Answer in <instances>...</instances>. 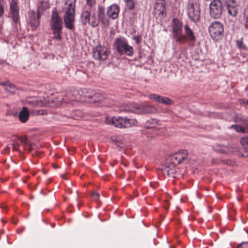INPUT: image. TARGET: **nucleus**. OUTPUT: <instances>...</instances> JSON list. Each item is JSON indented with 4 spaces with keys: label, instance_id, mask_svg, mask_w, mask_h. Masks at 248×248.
<instances>
[{
    "label": "nucleus",
    "instance_id": "nucleus-27",
    "mask_svg": "<svg viewBox=\"0 0 248 248\" xmlns=\"http://www.w3.org/2000/svg\"><path fill=\"white\" fill-rule=\"evenodd\" d=\"M98 18L103 22L107 21V18L105 13V9L103 7H99L98 9Z\"/></svg>",
    "mask_w": 248,
    "mask_h": 248
},
{
    "label": "nucleus",
    "instance_id": "nucleus-15",
    "mask_svg": "<svg viewBox=\"0 0 248 248\" xmlns=\"http://www.w3.org/2000/svg\"><path fill=\"white\" fill-rule=\"evenodd\" d=\"M228 13L232 16L235 17L238 12V6L234 0H228L226 2Z\"/></svg>",
    "mask_w": 248,
    "mask_h": 248
},
{
    "label": "nucleus",
    "instance_id": "nucleus-42",
    "mask_svg": "<svg viewBox=\"0 0 248 248\" xmlns=\"http://www.w3.org/2000/svg\"><path fill=\"white\" fill-rule=\"evenodd\" d=\"M14 223L15 224H16V221H14Z\"/></svg>",
    "mask_w": 248,
    "mask_h": 248
},
{
    "label": "nucleus",
    "instance_id": "nucleus-21",
    "mask_svg": "<svg viewBox=\"0 0 248 248\" xmlns=\"http://www.w3.org/2000/svg\"><path fill=\"white\" fill-rule=\"evenodd\" d=\"M29 117V112L27 107H24L19 113V120L22 123L26 122Z\"/></svg>",
    "mask_w": 248,
    "mask_h": 248
},
{
    "label": "nucleus",
    "instance_id": "nucleus-17",
    "mask_svg": "<svg viewBox=\"0 0 248 248\" xmlns=\"http://www.w3.org/2000/svg\"><path fill=\"white\" fill-rule=\"evenodd\" d=\"M120 12L119 7L117 4H112L108 7L107 10V15L113 19H116Z\"/></svg>",
    "mask_w": 248,
    "mask_h": 248
},
{
    "label": "nucleus",
    "instance_id": "nucleus-34",
    "mask_svg": "<svg viewBox=\"0 0 248 248\" xmlns=\"http://www.w3.org/2000/svg\"><path fill=\"white\" fill-rule=\"evenodd\" d=\"M248 247V242H243L239 244L237 248H247Z\"/></svg>",
    "mask_w": 248,
    "mask_h": 248
},
{
    "label": "nucleus",
    "instance_id": "nucleus-14",
    "mask_svg": "<svg viewBox=\"0 0 248 248\" xmlns=\"http://www.w3.org/2000/svg\"><path fill=\"white\" fill-rule=\"evenodd\" d=\"M18 0H11L10 2V14L13 21L16 23L19 20V9Z\"/></svg>",
    "mask_w": 248,
    "mask_h": 248
},
{
    "label": "nucleus",
    "instance_id": "nucleus-29",
    "mask_svg": "<svg viewBox=\"0 0 248 248\" xmlns=\"http://www.w3.org/2000/svg\"><path fill=\"white\" fill-rule=\"evenodd\" d=\"M240 143L244 149L248 150V137H244L242 138L240 140Z\"/></svg>",
    "mask_w": 248,
    "mask_h": 248
},
{
    "label": "nucleus",
    "instance_id": "nucleus-30",
    "mask_svg": "<svg viewBox=\"0 0 248 248\" xmlns=\"http://www.w3.org/2000/svg\"><path fill=\"white\" fill-rule=\"evenodd\" d=\"M29 104H31L33 107H37V106H46L48 107L49 105L47 104H44L43 102L41 101H37L36 100H32L28 101Z\"/></svg>",
    "mask_w": 248,
    "mask_h": 248
},
{
    "label": "nucleus",
    "instance_id": "nucleus-26",
    "mask_svg": "<svg viewBox=\"0 0 248 248\" xmlns=\"http://www.w3.org/2000/svg\"><path fill=\"white\" fill-rule=\"evenodd\" d=\"M155 9L156 11H159L158 14L161 16H164L166 15V8L163 2L158 3Z\"/></svg>",
    "mask_w": 248,
    "mask_h": 248
},
{
    "label": "nucleus",
    "instance_id": "nucleus-19",
    "mask_svg": "<svg viewBox=\"0 0 248 248\" xmlns=\"http://www.w3.org/2000/svg\"><path fill=\"white\" fill-rule=\"evenodd\" d=\"M49 8V4L46 1H41L38 6L37 12L38 17H41L44 12Z\"/></svg>",
    "mask_w": 248,
    "mask_h": 248
},
{
    "label": "nucleus",
    "instance_id": "nucleus-16",
    "mask_svg": "<svg viewBox=\"0 0 248 248\" xmlns=\"http://www.w3.org/2000/svg\"><path fill=\"white\" fill-rule=\"evenodd\" d=\"M29 18L30 25L32 30H35L40 24L39 19L38 17V14H36L34 11H30L29 13Z\"/></svg>",
    "mask_w": 248,
    "mask_h": 248
},
{
    "label": "nucleus",
    "instance_id": "nucleus-23",
    "mask_svg": "<svg viewBox=\"0 0 248 248\" xmlns=\"http://www.w3.org/2000/svg\"><path fill=\"white\" fill-rule=\"evenodd\" d=\"M91 16V15L88 11L85 10L83 11L81 15L82 23L83 24H87L89 22Z\"/></svg>",
    "mask_w": 248,
    "mask_h": 248
},
{
    "label": "nucleus",
    "instance_id": "nucleus-41",
    "mask_svg": "<svg viewBox=\"0 0 248 248\" xmlns=\"http://www.w3.org/2000/svg\"><path fill=\"white\" fill-rule=\"evenodd\" d=\"M247 104L248 105V100L247 101Z\"/></svg>",
    "mask_w": 248,
    "mask_h": 248
},
{
    "label": "nucleus",
    "instance_id": "nucleus-37",
    "mask_svg": "<svg viewBox=\"0 0 248 248\" xmlns=\"http://www.w3.org/2000/svg\"><path fill=\"white\" fill-rule=\"evenodd\" d=\"M245 27L246 29H248V18L247 19V20L245 23Z\"/></svg>",
    "mask_w": 248,
    "mask_h": 248
},
{
    "label": "nucleus",
    "instance_id": "nucleus-6",
    "mask_svg": "<svg viewBox=\"0 0 248 248\" xmlns=\"http://www.w3.org/2000/svg\"><path fill=\"white\" fill-rule=\"evenodd\" d=\"M124 110L137 114L152 113L155 111V108L152 106L130 103L127 105Z\"/></svg>",
    "mask_w": 248,
    "mask_h": 248
},
{
    "label": "nucleus",
    "instance_id": "nucleus-36",
    "mask_svg": "<svg viewBox=\"0 0 248 248\" xmlns=\"http://www.w3.org/2000/svg\"><path fill=\"white\" fill-rule=\"evenodd\" d=\"M19 146V145L17 143H14L12 145L13 150H17V147H18Z\"/></svg>",
    "mask_w": 248,
    "mask_h": 248
},
{
    "label": "nucleus",
    "instance_id": "nucleus-22",
    "mask_svg": "<svg viewBox=\"0 0 248 248\" xmlns=\"http://www.w3.org/2000/svg\"><path fill=\"white\" fill-rule=\"evenodd\" d=\"M0 85H2L5 90L11 93H14L16 91V88L15 86L9 81L1 82Z\"/></svg>",
    "mask_w": 248,
    "mask_h": 248
},
{
    "label": "nucleus",
    "instance_id": "nucleus-40",
    "mask_svg": "<svg viewBox=\"0 0 248 248\" xmlns=\"http://www.w3.org/2000/svg\"><path fill=\"white\" fill-rule=\"evenodd\" d=\"M135 40H136V43H137V44H139V43H140V41H139V39H138V38H135Z\"/></svg>",
    "mask_w": 248,
    "mask_h": 248
},
{
    "label": "nucleus",
    "instance_id": "nucleus-13",
    "mask_svg": "<svg viewBox=\"0 0 248 248\" xmlns=\"http://www.w3.org/2000/svg\"><path fill=\"white\" fill-rule=\"evenodd\" d=\"M185 34L182 33V43L184 41L188 42L191 45L193 46L196 40V36L193 31L189 28L187 24H186L184 26Z\"/></svg>",
    "mask_w": 248,
    "mask_h": 248
},
{
    "label": "nucleus",
    "instance_id": "nucleus-3",
    "mask_svg": "<svg viewBox=\"0 0 248 248\" xmlns=\"http://www.w3.org/2000/svg\"><path fill=\"white\" fill-rule=\"evenodd\" d=\"M50 26L53 31L54 38L57 40H60L62 38L61 33L63 28V22L56 8L54 9L52 12Z\"/></svg>",
    "mask_w": 248,
    "mask_h": 248
},
{
    "label": "nucleus",
    "instance_id": "nucleus-20",
    "mask_svg": "<svg viewBox=\"0 0 248 248\" xmlns=\"http://www.w3.org/2000/svg\"><path fill=\"white\" fill-rule=\"evenodd\" d=\"M157 125L158 121L156 119H151L146 122L145 126L147 129L153 130L155 134H158V133L156 132L157 130L156 126Z\"/></svg>",
    "mask_w": 248,
    "mask_h": 248
},
{
    "label": "nucleus",
    "instance_id": "nucleus-5",
    "mask_svg": "<svg viewBox=\"0 0 248 248\" xmlns=\"http://www.w3.org/2000/svg\"><path fill=\"white\" fill-rule=\"evenodd\" d=\"M106 122L108 124H112L119 128H128L136 124L137 122L135 119H130L120 117H114L112 118H107Z\"/></svg>",
    "mask_w": 248,
    "mask_h": 248
},
{
    "label": "nucleus",
    "instance_id": "nucleus-1",
    "mask_svg": "<svg viewBox=\"0 0 248 248\" xmlns=\"http://www.w3.org/2000/svg\"><path fill=\"white\" fill-rule=\"evenodd\" d=\"M187 152L186 150H182L179 152L171 155L167 159L166 165L163 169L164 173L172 177H176V166L186 158Z\"/></svg>",
    "mask_w": 248,
    "mask_h": 248
},
{
    "label": "nucleus",
    "instance_id": "nucleus-9",
    "mask_svg": "<svg viewBox=\"0 0 248 248\" xmlns=\"http://www.w3.org/2000/svg\"><path fill=\"white\" fill-rule=\"evenodd\" d=\"M187 15L189 18L195 22L200 19V10L198 4L196 2L194 3L190 0L187 5Z\"/></svg>",
    "mask_w": 248,
    "mask_h": 248
},
{
    "label": "nucleus",
    "instance_id": "nucleus-35",
    "mask_svg": "<svg viewBox=\"0 0 248 248\" xmlns=\"http://www.w3.org/2000/svg\"><path fill=\"white\" fill-rule=\"evenodd\" d=\"M92 199L94 201H97L99 198V194L97 192H93L92 195Z\"/></svg>",
    "mask_w": 248,
    "mask_h": 248
},
{
    "label": "nucleus",
    "instance_id": "nucleus-12",
    "mask_svg": "<svg viewBox=\"0 0 248 248\" xmlns=\"http://www.w3.org/2000/svg\"><path fill=\"white\" fill-rule=\"evenodd\" d=\"M222 5L220 0H213L210 5V14L215 18H219L222 14Z\"/></svg>",
    "mask_w": 248,
    "mask_h": 248
},
{
    "label": "nucleus",
    "instance_id": "nucleus-8",
    "mask_svg": "<svg viewBox=\"0 0 248 248\" xmlns=\"http://www.w3.org/2000/svg\"><path fill=\"white\" fill-rule=\"evenodd\" d=\"M209 32L211 37L214 40L221 39L223 35L224 28L223 25L218 21L212 23L209 27Z\"/></svg>",
    "mask_w": 248,
    "mask_h": 248
},
{
    "label": "nucleus",
    "instance_id": "nucleus-32",
    "mask_svg": "<svg viewBox=\"0 0 248 248\" xmlns=\"http://www.w3.org/2000/svg\"><path fill=\"white\" fill-rule=\"evenodd\" d=\"M127 8L129 10H132L134 7V4L132 0H124Z\"/></svg>",
    "mask_w": 248,
    "mask_h": 248
},
{
    "label": "nucleus",
    "instance_id": "nucleus-25",
    "mask_svg": "<svg viewBox=\"0 0 248 248\" xmlns=\"http://www.w3.org/2000/svg\"><path fill=\"white\" fill-rule=\"evenodd\" d=\"M99 23V19L96 16L95 13L91 15L88 24L93 27L97 26Z\"/></svg>",
    "mask_w": 248,
    "mask_h": 248
},
{
    "label": "nucleus",
    "instance_id": "nucleus-7",
    "mask_svg": "<svg viewBox=\"0 0 248 248\" xmlns=\"http://www.w3.org/2000/svg\"><path fill=\"white\" fill-rule=\"evenodd\" d=\"M171 32L172 38L178 43L182 44V36L183 33V23L179 19L174 18L172 20Z\"/></svg>",
    "mask_w": 248,
    "mask_h": 248
},
{
    "label": "nucleus",
    "instance_id": "nucleus-33",
    "mask_svg": "<svg viewBox=\"0 0 248 248\" xmlns=\"http://www.w3.org/2000/svg\"><path fill=\"white\" fill-rule=\"evenodd\" d=\"M4 13V2L3 0H0V17H1Z\"/></svg>",
    "mask_w": 248,
    "mask_h": 248
},
{
    "label": "nucleus",
    "instance_id": "nucleus-2",
    "mask_svg": "<svg viewBox=\"0 0 248 248\" xmlns=\"http://www.w3.org/2000/svg\"><path fill=\"white\" fill-rule=\"evenodd\" d=\"M76 1V0H65V4L68 7L63 15L64 23L65 28L71 31L75 29Z\"/></svg>",
    "mask_w": 248,
    "mask_h": 248
},
{
    "label": "nucleus",
    "instance_id": "nucleus-31",
    "mask_svg": "<svg viewBox=\"0 0 248 248\" xmlns=\"http://www.w3.org/2000/svg\"><path fill=\"white\" fill-rule=\"evenodd\" d=\"M236 46L238 48L241 50H246L247 49L246 46L243 44V38H241L239 40H237L236 41Z\"/></svg>",
    "mask_w": 248,
    "mask_h": 248
},
{
    "label": "nucleus",
    "instance_id": "nucleus-24",
    "mask_svg": "<svg viewBox=\"0 0 248 248\" xmlns=\"http://www.w3.org/2000/svg\"><path fill=\"white\" fill-rule=\"evenodd\" d=\"M245 126H241L238 125H232L231 126V128H233L234 130L238 132L245 133V127L248 128V121H246L244 122Z\"/></svg>",
    "mask_w": 248,
    "mask_h": 248
},
{
    "label": "nucleus",
    "instance_id": "nucleus-10",
    "mask_svg": "<svg viewBox=\"0 0 248 248\" xmlns=\"http://www.w3.org/2000/svg\"><path fill=\"white\" fill-rule=\"evenodd\" d=\"M82 94L79 93L80 95H82L85 98L91 99L90 102L97 103L101 101L103 99V96L99 93H94L92 90H88L86 89H83L81 91ZM78 94V92L75 91L73 93L74 95H77Z\"/></svg>",
    "mask_w": 248,
    "mask_h": 248
},
{
    "label": "nucleus",
    "instance_id": "nucleus-39",
    "mask_svg": "<svg viewBox=\"0 0 248 248\" xmlns=\"http://www.w3.org/2000/svg\"><path fill=\"white\" fill-rule=\"evenodd\" d=\"M78 98L77 96L75 97V98L72 99L70 101H75V100H78Z\"/></svg>",
    "mask_w": 248,
    "mask_h": 248
},
{
    "label": "nucleus",
    "instance_id": "nucleus-28",
    "mask_svg": "<svg viewBox=\"0 0 248 248\" xmlns=\"http://www.w3.org/2000/svg\"><path fill=\"white\" fill-rule=\"evenodd\" d=\"M18 139L21 143H24L29 147L28 149L29 152H31L32 150V143H31L26 137H24L23 138L20 137Z\"/></svg>",
    "mask_w": 248,
    "mask_h": 248
},
{
    "label": "nucleus",
    "instance_id": "nucleus-11",
    "mask_svg": "<svg viewBox=\"0 0 248 248\" xmlns=\"http://www.w3.org/2000/svg\"><path fill=\"white\" fill-rule=\"evenodd\" d=\"M93 57L98 61H104L107 59L109 52L105 46H99L95 47L93 51Z\"/></svg>",
    "mask_w": 248,
    "mask_h": 248
},
{
    "label": "nucleus",
    "instance_id": "nucleus-4",
    "mask_svg": "<svg viewBox=\"0 0 248 248\" xmlns=\"http://www.w3.org/2000/svg\"><path fill=\"white\" fill-rule=\"evenodd\" d=\"M114 46L117 52L121 55L130 57L134 54L133 47L129 45L127 41L124 37L117 38L114 43Z\"/></svg>",
    "mask_w": 248,
    "mask_h": 248
},
{
    "label": "nucleus",
    "instance_id": "nucleus-18",
    "mask_svg": "<svg viewBox=\"0 0 248 248\" xmlns=\"http://www.w3.org/2000/svg\"><path fill=\"white\" fill-rule=\"evenodd\" d=\"M149 98L157 103H163L165 105H170L172 103V101L170 98L167 97H162L156 94H150Z\"/></svg>",
    "mask_w": 248,
    "mask_h": 248
},
{
    "label": "nucleus",
    "instance_id": "nucleus-38",
    "mask_svg": "<svg viewBox=\"0 0 248 248\" xmlns=\"http://www.w3.org/2000/svg\"><path fill=\"white\" fill-rule=\"evenodd\" d=\"M0 63L1 64H3V65H8V63H7L4 61L1 62H0Z\"/></svg>",
    "mask_w": 248,
    "mask_h": 248
}]
</instances>
